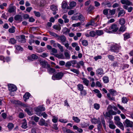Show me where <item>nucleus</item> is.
Returning a JSON list of instances; mask_svg holds the SVG:
<instances>
[{
  "instance_id": "1",
  "label": "nucleus",
  "mask_w": 133,
  "mask_h": 133,
  "mask_svg": "<svg viewBox=\"0 0 133 133\" xmlns=\"http://www.w3.org/2000/svg\"><path fill=\"white\" fill-rule=\"evenodd\" d=\"M57 39L58 40H60V42L63 45H64L65 46L67 49L69 50H71L72 49V47L69 46V42L66 40V38L64 35L59 36L58 35Z\"/></svg>"
},
{
  "instance_id": "2",
  "label": "nucleus",
  "mask_w": 133,
  "mask_h": 133,
  "mask_svg": "<svg viewBox=\"0 0 133 133\" xmlns=\"http://www.w3.org/2000/svg\"><path fill=\"white\" fill-rule=\"evenodd\" d=\"M64 75V73L61 72L55 73L52 76V79L54 80L61 79L63 77Z\"/></svg>"
},
{
  "instance_id": "3",
  "label": "nucleus",
  "mask_w": 133,
  "mask_h": 133,
  "mask_svg": "<svg viewBox=\"0 0 133 133\" xmlns=\"http://www.w3.org/2000/svg\"><path fill=\"white\" fill-rule=\"evenodd\" d=\"M118 27L117 25L115 24H112L109 28V30L106 31L107 33H111L116 32L118 29Z\"/></svg>"
},
{
  "instance_id": "4",
  "label": "nucleus",
  "mask_w": 133,
  "mask_h": 133,
  "mask_svg": "<svg viewBox=\"0 0 133 133\" xmlns=\"http://www.w3.org/2000/svg\"><path fill=\"white\" fill-rule=\"evenodd\" d=\"M38 124L39 125L41 126H45L47 127L50 124V120L49 119L45 121L43 118H41L39 120Z\"/></svg>"
},
{
  "instance_id": "5",
  "label": "nucleus",
  "mask_w": 133,
  "mask_h": 133,
  "mask_svg": "<svg viewBox=\"0 0 133 133\" xmlns=\"http://www.w3.org/2000/svg\"><path fill=\"white\" fill-rule=\"evenodd\" d=\"M39 62L42 67L47 69L50 67V65L45 61L42 59H40Z\"/></svg>"
},
{
  "instance_id": "6",
  "label": "nucleus",
  "mask_w": 133,
  "mask_h": 133,
  "mask_svg": "<svg viewBox=\"0 0 133 133\" xmlns=\"http://www.w3.org/2000/svg\"><path fill=\"white\" fill-rule=\"evenodd\" d=\"M121 48V46L119 44H116L112 45L111 50L112 51L118 52Z\"/></svg>"
},
{
  "instance_id": "7",
  "label": "nucleus",
  "mask_w": 133,
  "mask_h": 133,
  "mask_svg": "<svg viewBox=\"0 0 133 133\" xmlns=\"http://www.w3.org/2000/svg\"><path fill=\"white\" fill-rule=\"evenodd\" d=\"M13 3H11L9 6L8 11L10 13L15 12L16 7L15 6L13 5Z\"/></svg>"
},
{
  "instance_id": "8",
  "label": "nucleus",
  "mask_w": 133,
  "mask_h": 133,
  "mask_svg": "<svg viewBox=\"0 0 133 133\" xmlns=\"http://www.w3.org/2000/svg\"><path fill=\"white\" fill-rule=\"evenodd\" d=\"M124 125L127 127H132V122L130 121L128 119H126L123 122Z\"/></svg>"
},
{
  "instance_id": "9",
  "label": "nucleus",
  "mask_w": 133,
  "mask_h": 133,
  "mask_svg": "<svg viewBox=\"0 0 133 133\" xmlns=\"http://www.w3.org/2000/svg\"><path fill=\"white\" fill-rule=\"evenodd\" d=\"M85 35L87 37H94L96 35V32L94 31H91L89 32V34L88 32H86L85 34Z\"/></svg>"
},
{
  "instance_id": "10",
  "label": "nucleus",
  "mask_w": 133,
  "mask_h": 133,
  "mask_svg": "<svg viewBox=\"0 0 133 133\" xmlns=\"http://www.w3.org/2000/svg\"><path fill=\"white\" fill-rule=\"evenodd\" d=\"M8 86L9 90L10 91H14L17 90L16 87L13 84H8Z\"/></svg>"
},
{
  "instance_id": "11",
  "label": "nucleus",
  "mask_w": 133,
  "mask_h": 133,
  "mask_svg": "<svg viewBox=\"0 0 133 133\" xmlns=\"http://www.w3.org/2000/svg\"><path fill=\"white\" fill-rule=\"evenodd\" d=\"M96 75L98 76H102L104 74V71L102 68H98L96 70Z\"/></svg>"
},
{
  "instance_id": "12",
  "label": "nucleus",
  "mask_w": 133,
  "mask_h": 133,
  "mask_svg": "<svg viewBox=\"0 0 133 133\" xmlns=\"http://www.w3.org/2000/svg\"><path fill=\"white\" fill-rule=\"evenodd\" d=\"M38 56L35 54H32L31 56H28V59L30 61H32L33 60L37 59L38 58Z\"/></svg>"
},
{
  "instance_id": "13",
  "label": "nucleus",
  "mask_w": 133,
  "mask_h": 133,
  "mask_svg": "<svg viewBox=\"0 0 133 133\" xmlns=\"http://www.w3.org/2000/svg\"><path fill=\"white\" fill-rule=\"evenodd\" d=\"M18 41L22 43H25L26 42L25 36L23 35H21L19 37Z\"/></svg>"
},
{
  "instance_id": "14",
  "label": "nucleus",
  "mask_w": 133,
  "mask_h": 133,
  "mask_svg": "<svg viewBox=\"0 0 133 133\" xmlns=\"http://www.w3.org/2000/svg\"><path fill=\"white\" fill-rule=\"evenodd\" d=\"M109 127V128L112 129H114L116 128V126L114 124V122L110 120L108 121Z\"/></svg>"
},
{
  "instance_id": "15",
  "label": "nucleus",
  "mask_w": 133,
  "mask_h": 133,
  "mask_svg": "<svg viewBox=\"0 0 133 133\" xmlns=\"http://www.w3.org/2000/svg\"><path fill=\"white\" fill-rule=\"evenodd\" d=\"M50 8L53 11V14L54 15H55L57 13V11H58V9L57 6L52 5L50 6Z\"/></svg>"
},
{
  "instance_id": "16",
  "label": "nucleus",
  "mask_w": 133,
  "mask_h": 133,
  "mask_svg": "<svg viewBox=\"0 0 133 133\" xmlns=\"http://www.w3.org/2000/svg\"><path fill=\"white\" fill-rule=\"evenodd\" d=\"M112 107L111 105H109L108 108H107V110L109 109H111V110H109V112L111 114V115H116L117 114L116 112L114 111L112 109Z\"/></svg>"
},
{
  "instance_id": "17",
  "label": "nucleus",
  "mask_w": 133,
  "mask_h": 133,
  "mask_svg": "<svg viewBox=\"0 0 133 133\" xmlns=\"http://www.w3.org/2000/svg\"><path fill=\"white\" fill-rule=\"evenodd\" d=\"M62 129L63 131L65 133H75L73 131L65 127H63Z\"/></svg>"
},
{
  "instance_id": "18",
  "label": "nucleus",
  "mask_w": 133,
  "mask_h": 133,
  "mask_svg": "<svg viewBox=\"0 0 133 133\" xmlns=\"http://www.w3.org/2000/svg\"><path fill=\"white\" fill-rule=\"evenodd\" d=\"M14 18L15 20L18 22H20L22 21V17L20 15H16L14 17Z\"/></svg>"
},
{
  "instance_id": "19",
  "label": "nucleus",
  "mask_w": 133,
  "mask_h": 133,
  "mask_svg": "<svg viewBox=\"0 0 133 133\" xmlns=\"http://www.w3.org/2000/svg\"><path fill=\"white\" fill-rule=\"evenodd\" d=\"M121 2L122 4H125L128 6L131 5L132 4V2L128 0H121Z\"/></svg>"
},
{
  "instance_id": "20",
  "label": "nucleus",
  "mask_w": 133,
  "mask_h": 133,
  "mask_svg": "<svg viewBox=\"0 0 133 133\" xmlns=\"http://www.w3.org/2000/svg\"><path fill=\"white\" fill-rule=\"evenodd\" d=\"M115 124L122 130H124V127L122 123L120 121L115 122Z\"/></svg>"
},
{
  "instance_id": "21",
  "label": "nucleus",
  "mask_w": 133,
  "mask_h": 133,
  "mask_svg": "<svg viewBox=\"0 0 133 133\" xmlns=\"http://www.w3.org/2000/svg\"><path fill=\"white\" fill-rule=\"evenodd\" d=\"M45 108L43 105L38 106V108L36 109V111L38 112V113H39V112L41 111H44L45 110Z\"/></svg>"
},
{
  "instance_id": "22",
  "label": "nucleus",
  "mask_w": 133,
  "mask_h": 133,
  "mask_svg": "<svg viewBox=\"0 0 133 133\" xmlns=\"http://www.w3.org/2000/svg\"><path fill=\"white\" fill-rule=\"evenodd\" d=\"M104 116L105 117H109L110 119L112 118V117L111 116V114L109 112V110H108V111L106 112L105 114H104L103 113Z\"/></svg>"
},
{
  "instance_id": "23",
  "label": "nucleus",
  "mask_w": 133,
  "mask_h": 133,
  "mask_svg": "<svg viewBox=\"0 0 133 133\" xmlns=\"http://www.w3.org/2000/svg\"><path fill=\"white\" fill-rule=\"evenodd\" d=\"M47 69L48 72L50 74H52L55 72V70L53 68H50V67Z\"/></svg>"
},
{
  "instance_id": "24",
  "label": "nucleus",
  "mask_w": 133,
  "mask_h": 133,
  "mask_svg": "<svg viewBox=\"0 0 133 133\" xmlns=\"http://www.w3.org/2000/svg\"><path fill=\"white\" fill-rule=\"evenodd\" d=\"M30 95L29 92L25 93L23 96V99L24 101H26V100L28 99Z\"/></svg>"
},
{
  "instance_id": "25",
  "label": "nucleus",
  "mask_w": 133,
  "mask_h": 133,
  "mask_svg": "<svg viewBox=\"0 0 133 133\" xmlns=\"http://www.w3.org/2000/svg\"><path fill=\"white\" fill-rule=\"evenodd\" d=\"M82 79L83 81V83L86 86H88L89 83V81L84 78H82Z\"/></svg>"
},
{
  "instance_id": "26",
  "label": "nucleus",
  "mask_w": 133,
  "mask_h": 133,
  "mask_svg": "<svg viewBox=\"0 0 133 133\" xmlns=\"http://www.w3.org/2000/svg\"><path fill=\"white\" fill-rule=\"evenodd\" d=\"M99 19V16L98 15L95 18L93 19H92L90 22L92 24V25H94L95 24V21L97 20H98Z\"/></svg>"
},
{
  "instance_id": "27",
  "label": "nucleus",
  "mask_w": 133,
  "mask_h": 133,
  "mask_svg": "<svg viewBox=\"0 0 133 133\" xmlns=\"http://www.w3.org/2000/svg\"><path fill=\"white\" fill-rule=\"evenodd\" d=\"M96 35L98 36H100L103 35L104 33V32L102 30H98L96 31Z\"/></svg>"
},
{
  "instance_id": "28",
  "label": "nucleus",
  "mask_w": 133,
  "mask_h": 133,
  "mask_svg": "<svg viewBox=\"0 0 133 133\" xmlns=\"http://www.w3.org/2000/svg\"><path fill=\"white\" fill-rule=\"evenodd\" d=\"M54 56L58 58L63 59L64 58L63 55L61 53L55 54Z\"/></svg>"
},
{
  "instance_id": "29",
  "label": "nucleus",
  "mask_w": 133,
  "mask_h": 133,
  "mask_svg": "<svg viewBox=\"0 0 133 133\" xmlns=\"http://www.w3.org/2000/svg\"><path fill=\"white\" fill-rule=\"evenodd\" d=\"M36 114L39 116H43V117L45 118H46L48 116L47 114H46L45 112H43L42 113H37Z\"/></svg>"
},
{
  "instance_id": "30",
  "label": "nucleus",
  "mask_w": 133,
  "mask_h": 133,
  "mask_svg": "<svg viewBox=\"0 0 133 133\" xmlns=\"http://www.w3.org/2000/svg\"><path fill=\"white\" fill-rule=\"evenodd\" d=\"M99 121H100L99 118L97 119L96 118H94L91 120V122L92 123L96 124L99 123Z\"/></svg>"
},
{
  "instance_id": "31",
  "label": "nucleus",
  "mask_w": 133,
  "mask_h": 133,
  "mask_svg": "<svg viewBox=\"0 0 133 133\" xmlns=\"http://www.w3.org/2000/svg\"><path fill=\"white\" fill-rule=\"evenodd\" d=\"M68 16L66 15H64L62 17V18L64 19V22L65 23L69 22V19L67 18Z\"/></svg>"
},
{
  "instance_id": "32",
  "label": "nucleus",
  "mask_w": 133,
  "mask_h": 133,
  "mask_svg": "<svg viewBox=\"0 0 133 133\" xmlns=\"http://www.w3.org/2000/svg\"><path fill=\"white\" fill-rule=\"evenodd\" d=\"M109 91L110 92V94L113 96H115L117 94L116 91L114 89H110L109 90Z\"/></svg>"
},
{
  "instance_id": "33",
  "label": "nucleus",
  "mask_w": 133,
  "mask_h": 133,
  "mask_svg": "<svg viewBox=\"0 0 133 133\" xmlns=\"http://www.w3.org/2000/svg\"><path fill=\"white\" fill-rule=\"evenodd\" d=\"M78 19L82 22H83L84 21L85 18L81 14L78 16Z\"/></svg>"
},
{
  "instance_id": "34",
  "label": "nucleus",
  "mask_w": 133,
  "mask_h": 133,
  "mask_svg": "<svg viewBox=\"0 0 133 133\" xmlns=\"http://www.w3.org/2000/svg\"><path fill=\"white\" fill-rule=\"evenodd\" d=\"M72 119L74 122L76 123H79L80 121V119L78 117L76 116H73Z\"/></svg>"
},
{
  "instance_id": "35",
  "label": "nucleus",
  "mask_w": 133,
  "mask_h": 133,
  "mask_svg": "<svg viewBox=\"0 0 133 133\" xmlns=\"http://www.w3.org/2000/svg\"><path fill=\"white\" fill-rule=\"evenodd\" d=\"M124 36V40H126L127 39L129 38L130 37V34L129 33H126L123 35Z\"/></svg>"
},
{
  "instance_id": "36",
  "label": "nucleus",
  "mask_w": 133,
  "mask_h": 133,
  "mask_svg": "<svg viewBox=\"0 0 133 133\" xmlns=\"http://www.w3.org/2000/svg\"><path fill=\"white\" fill-rule=\"evenodd\" d=\"M127 29V28L125 26L123 25L121 26L119 28V31L123 32L125 31Z\"/></svg>"
},
{
  "instance_id": "37",
  "label": "nucleus",
  "mask_w": 133,
  "mask_h": 133,
  "mask_svg": "<svg viewBox=\"0 0 133 133\" xmlns=\"http://www.w3.org/2000/svg\"><path fill=\"white\" fill-rule=\"evenodd\" d=\"M125 13V11L124 10H120L118 12V17H119L120 16L124 15Z\"/></svg>"
},
{
  "instance_id": "38",
  "label": "nucleus",
  "mask_w": 133,
  "mask_h": 133,
  "mask_svg": "<svg viewBox=\"0 0 133 133\" xmlns=\"http://www.w3.org/2000/svg\"><path fill=\"white\" fill-rule=\"evenodd\" d=\"M70 31V30L69 29L66 28H65L63 30V33L64 34L66 35L68 34H69Z\"/></svg>"
},
{
  "instance_id": "39",
  "label": "nucleus",
  "mask_w": 133,
  "mask_h": 133,
  "mask_svg": "<svg viewBox=\"0 0 133 133\" xmlns=\"http://www.w3.org/2000/svg\"><path fill=\"white\" fill-rule=\"evenodd\" d=\"M103 82L105 83H107L109 82V78L106 76H104L103 78Z\"/></svg>"
},
{
  "instance_id": "40",
  "label": "nucleus",
  "mask_w": 133,
  "mask_h": 133,
  "mask_svg": "<svg viewBox=\"0 0 133 133\" xmlns=\"http://www.w3.org/2000/svg\"><path fill=\"white\" fill-rule=\"evenodd\" d=\"M102 129V125L100 122V121H99V122L98 123L97 125V129L98 131L101 132Z\"/></svg>"
},
{
  "instance_id": "41",
  "label": "nucleus",
  "mask_w": 133,
  "mask_h": 133,
  "mask_svg": "<svg viewBox=\"0 0 133 133\" xmlns=\"http://www.w3.org/2000/svg\"><path fill=\"white\" fill-rule=\"evenodd\" d=\"M50 52L51 54L54 55L57 52V50L55 48H52L50 51Z\"/></svg>"
},
{
  "instance_id": "42",
  "label": "nucleus",
  "mask_w": 133,
  "mask_h": 133,
  "mask_svg": "<svg viewBox=\"0 0 133 133\" xmlns=\"http://www.w3.org/2000/svg\"><path fill=\"white\" fill-rule=\"evenodd\" d=\"M55 44H57V45L59 49L60 50V51L61 52H63L64 51V49L63 47L60 44L57 43H55Z\"/></svg>"
},
{
  "instance_id": "43",
  "label": "nucleus",
  "mask_w": 133,
  "mask_h": 133,
  "mask_svg": "<svg viewBox=\"0 0 133 133\" xmlns=\"http://www.w3.org/2000/svg\"><path fill=\"white\" fill-rule=\"evenodd\" d=\"M82 44L83 46H87L88 45V41L85 40H83L81 41Z\"/></svg>"
},
{
  "instance_id": "44",
  "label": "nucleus",
  "mask_w": 133,
  "mask_h": 133,
  "mask_svg": "<svg viewBox=\"0 0 133 133\" xmlns=\"http://www.w3.org/2000/svg\"><path fill=\"white\" fill-rule=\"evenodd\" d=\"M80 125L82 128H85L87 127L89 125V124L84 122L80 124Z\"/></svg>"
},
{
  "instance_id": "45",
  "label": "nucleus",
  "mask_w": 133,
  "mask_h": 133,
  "mask_svg": "<svg viewBox=\"0 0 133 133\" xmlns=\"http://www.w3.org/2000/svg\"><path fill=\"white\" fill-rule=\"evenodd\" d=\"M117 106L123 112H124L126 111V110L123 107L121 106L119 104H117Z\"/></svg>"
},
{
  "instance_id": "46",
  "label": "nucleus",
  "mask_w": 133,
  "mask_h": 133,
  "mask_svg": "<svg viewBox=\"0 0 133 133\" xmlns=\"http://www.w3.org/2000/svg\"><path fill=\"white\" fill-rule=\"evenodd\" d=\"M16 42V40L14 38H10L9 41V43L12 44H15Z\"/></svg>"
},
{
  "instance_id": "47",
  "label": "nucleus",
  "mask_w": 133,
  "mask_h": 133,
  "mask_svg": "<svg viewBox=\"0 0 133 133\" xmlns=\"http://www.w3.org/2000/svg\"><path fill=\"white\" fill-rule=\"evenodd\" d=\"M77 87L78 90L80 91L83 89L84 87L82 84H79L77 85Z\"/></svg>"
},
{
  "instance_id": "48",
  "label": "nucleus",
  "mask_w": 133,
  "mask_h": 133,
  "mask_svg": "<svg viewBox=\"0 0 133 133\" xmlns=\"http://www.w3.org/2000/svg\"><path fill=\"white\" fill-rule=\"evenodd\" d=\"M25 112H26L28 115H31L33 114V112L32 111H30L28 109L26 108L25 110Z\"/></svg>"
},
{
  "instance_id": "49",
  "label": "nucleus",
  "mask_w": 133,
  "mask_h": 133,
  "mask_svg": "<svg viewBox=\"0 0 133 133\" xmlns=\"http://www.w3.org/2000/svg\"><path fill=\"white\" fill-rule=\"evenodd\" d=\"M87 92L86 90L83 89L81 91L80 94L82 96H85L87 95Z\"/></svg>"
},
{
  "instance_id": "50",
  "label": "nucleus",
  "mask_w": 133,
  "mask_h": 133,
  "mask_svg": "<svg viewBox=\"0 0 133 133\" xmlns=\"http://www.w3.org/2000/svg\"><path fill=\"white\" fill-rule=\"evenodd\" d=\"M119 24L121 25H123L125 23V19L123 18H121L119 20Z\"/></svg>"
},
{
  "instance_id": "51",
  "label": "nucleus",
  "mask_w": 133,
  "mask_h": 133,
  "mask_svg": "<svg viewBox=\"0 0 133 133\" xmlns=\"http://www.w3.org/2000/svg\"><path fill=\"white\" fill-rule=\"evenodd\" d=\"M102 4L105 6L106 7H110L111 6V5L110 2L108 3L106 2H102Z\"/></svg>"
},
{
  "instance_id": "52",
  "label": "nucleus",
  "mask_w": 133,
  "mask_h": 133,
  "mask_svg": "<svg viewBox=\"0 0 133 133\" xmlns=\"http://www.w3.org/2000/svg\"><path fill=\"white\" fill-rule=\"evenodd\" d=\"M11 102L12 103L16 104H21L20 102L19 101H16L15 100H11Z\"/></svg>"
},
{
  "instance_id": "53",
  "label": "nucleus",
  "mask_w": 133,
  "mask_h": 133,
  "mask_svg": "<svg viewBox=\"0 0 133 133\" xmlns=\"http://www.w3.org/2000/svg\"><path fill=\"white\" fill-rule=\"evenodd\" d=\"M53 27L54 29L58 30H59L61 29V27L59 25H55L53 26Z\"/></svg>"
},
{
  "instance_id": "54",
  "label": "nucleus",
  "mask_w": 133,
  "mask_h": 133,
  "mask_svg": "<svg viewBox=\"0 0 133 133\" xmlns=\"http://www.w3.org/2000/svg\"><path fill=\"white\" fill-rule=\"evenodd\" d=\"M8 127L9 129H12L14 127V124L12 123H10L8 124Z\"/></svg>"
},
{
  "instance_id": "55",
  "label": "nucleus",
  "mask_w": 133,
  "mask_h": 133,
  "mask_svg": "<svg viewBox=\"0 0 133 133\" xmlns=\"http://www.w3.org/2000/svg\"><path fill=\"white\" fill-rule=\"evenodd\" d=\"M76 5V3L75 2L72 1L70 2L69 5L71 8L75 7Z\"/></svg>"
},
{
  "instance_id": "56",
  "label": "nucleus",
  "mask_w": 133,
  "mask_h": 133,
  "mask_svg": "<svg viewBox=\"0 0 133 133\" xmlns=\"http://www.w3.org/2000/svg\"><path fill=\"white\" fill-rule=\"evenodd\" d=\"M67 4L65 1H63L62 3V7L63 9H65L66 8Z\"/></svg>"
},
{
  "instance_id": "57",
  "label": "nucleus",
  "mask_w": 133,
  "mask_h": 133,
  "mask_svg": "<svg viewBox=\"0 0 133 133\" xmlns=\"http://www.w3.org/2000/svg\"><path fill=\"white\" fill-rule=\"evenodd\" d=\"M94 108L96 110H98L100 108V105L98 103H95L94 105Z\"/></svg>"
},
{
  "instance_id": "58",
  "label": "nucleus",
  "mask_w": 133,
  "mask_h": 133,
  "mask_svg": "<svg viewBox=\"0 0 133 133\" xmlns=\"http://www.w3.org/2000/svg\"><path fill=\"white\" fill-rule=\"evenodd\" d=\"M22 127L24 129H26L27 128V123L25 121H24V122H23Z\"/></svg>"
},
{
  "instance_id": "59",
  "label": "nucleus",
  "mask_w": 133,
  "mask_h": 133,
  "mask_svg": "<svg viewBox=\"0 0 133 133\" xmlns=\"http://www.w3.org/2000/svg\"><path fill=\"white\" fill-rule=\"evenodd\" d=\"M70 71H71L74 72V73H76L77 74H79V71L78 70L75 69H71L70 70Z\"/></svg>"
},
{
  "instance_id": "60",
  "label": "nucleus",
  "mask_w": 133,
  "mask_h": 133,
  "mask_svg": "<svg viewBox=\"0 0 133 133\" xmlns=\"http://www.w3.org/2000/svg\"><path fill=\"white\" fill-rule=\"evenodd\" d=\"M71 19L72 20L77 21L78 20V16L76 15H74L71 17Z\"/></svg>"
},
{
  "instance_id": "61",
  "label": "nucleus",
  "mask_w": 133,
  "mask_h": 133,
  "mask_svg": "<svg viewBox=\"0 0 133 133\" xmlns=\"http://www.w3.org/2000/svg\"><path fill=\"white\" fill-rule=\"evenodd\" d=\"M49 32L51 35L55 37H57V38L58 36V35L56 34L54 32H51V31H49Z\"/></svg>"
},
{
  "instance_id": "62",
  "label": "nucleus",
  "mask_w": 133,
  "mask_h": 133,
  "mask_svg": "<svg viewBox=\"0 0 133 133\" xmlns=\"http://www.w3.org/2000/svg\"><path fill=\"white\" fill-rule=\"evenodd\" d=\"M59 121L60 122L63 123H66L68 122L67 120L65 119H63L62 118H60L59 119Z\"/></svg>"
},
{
  "instance_id": "63",
  "label": "nucleus",
  "mask_w": 133,
  "mask_h": 133,
  "mask_svg": "<svg viewBox=\"0 0 133 133\" xmlns=\"http://www.w3.org/2000/svg\"><path fill=\"white\" fill-rule=\"evenodd\" d=\"M15 27H13L9 29V31L11 33H13L15 32Z\"/></svg>"
},
{
  "instance_id": "64",
  "label": "nucleus",
  "mask_w": 133,
  "mask_h": 133,
  "mask_svg": "<svg viewBox=\"0 0 133 133\" xmlns=\"http://www.w3.org/2000/svg\"><path fill=\"white\" fill-rule=\"evenodd\" d=\"M122 103H126L128 100L127 98L126 97H123L122 98Z\"/></svg>"
}]
</instances>
